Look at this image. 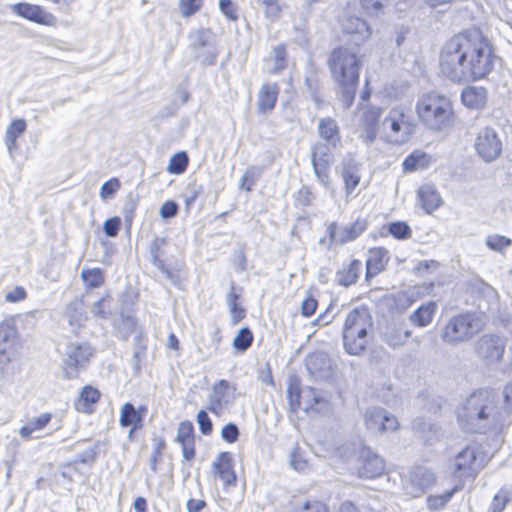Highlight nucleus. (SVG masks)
Returning <instances> with one entry per match:
<instances>
[{
	"label": "nucleus",
	"instance_id": "22",
	"mask_svg": "<svg viewBox=\"0 0 512 512\" xmlns=\"http://www.w3.org/2000/svg\"><path fill=\"white\" fill-rule=\"evenodd\" d=\"M389 261L388 251L385 248H373L369 250L366 260V281H370L373 277L381 273Z\"/></svg>",
	"mask_w": 512,
	"mask_h": 512
},
{
	"label": "nucleus",
	"instance_id": "57",
	"mask_svg": "<svg viewBox=\"0 0 512 512\" xmlns=\"http://www.w3.org/2000/svg\"><path fill=\"white\" fill-rule=\"evenodd\" d=\"M290 465L293 469L298 472H303L308 467V462L302 455L301 449L298 444L295 445L294 449L290 453Z\"/></svg>",
	"mask_w": 512,
	"mask_h": 512
},
{
	"label": "nucleus",
	"instance_id": "2",
	"mask_svg": "<svg viewBox=\"0 0 512 512\" xmlns=\"http://www.w3.org/2000/svg\"><path fill=\"white\" fill-rule=\"evenodd\" d=\"M461 427L470 433L499 430L505 425L507 409H502L496 392L480 388L469 394L457 408Z\"/></svg>",
	"mask_w": 512,
	"mask_h": 512
},
{
	"label": "nucleus",
	"instance_id": "41",
	"mask_svg": "<svg viewBox=\"0 0 512 512\" xmlns=\"http://www.w3.org/2000/svg\"><path fill=\"white\" fill-rule=\"evenodd\" d=\"M410 330H401L397 327L389 328L383 336V340L392 348H398L405 344L406 340L411 337Z\"/></svg>",
	"mask_w": 512,
	"mask_h": 512
},
{
	"label": "nucleus",
	"instance_id": "62",
	"mask_svg": "<svg viewBox=\"0 0 512 512\" xmlns=\"http://www.w3.org/2000/svg\"><path fill=\"white\" fill-rule=\"evenodd\" d=\"M192 45L194 48H202L208 45L210 32L208 30H197L192 36Z\"/></svg>",
	"mask_w": 512,
	"mask_h": 512
},
{
	"label": "nucleus",
	"instance_id": "5",
	"mask_svg": "<svg viewBox=\"0 0 512 512\" xmlns=\"http://www.w3.org/2000/svg\"><path fill=\"white\" fill-rule=\"evenodd\" d=\"M372 326V317L366 307H357L349 312L343 328V343L347 353L359 355L365 350L368 331Z\"/></svg>",
	"mask_w": 512,
	"mask_h": 512
},
{
	"label": "nucleus",
	"instance_id": "33",
	"mask_svg": "<svg viewBox=\"0 0 512 512\" xmlns=\"http://www.w3.org/2000/svg\"><path fill=\"white\" fill-rule=\"evenodd\" d=\"M99 398V390L87 385L82 388V391L75 402V408L80 412L90 413L93 411V406L98 402Z\"/></svg>",
	"mask_w": 512,
	"mask_h": 512
},
{
	"label": "nucleus",
	"instance_id": "10",
	"mask_svg": "<svg viewBox=\"0 0 512 512\" xmlns=\"http://www.w3.org/2000/svg\"><path fill=\"white\" fill-rule=\"evenodd\" d=\"M92 356L93 348L87 342L67 344L62 358L64 376L68 379L76 378Z\"/></svg>",
	"mask_w": 512,
	"mask_h": 512
},
{
	"label": "nucleus",
	"instance_id": "59",
	"mask_svg": "<svg viewBox=\"0 0 512 512\" xmlns=\"http://www.w3.org/2000/svg\"><path fill=\"white\" fill-rule=\"evenodd\" d=\"M199 429L203 435H210L213 430V424L205 410H200L196 416Z\"/></svg>",
	"mask_w": 512,
	"mask_h": 512
},
{
	"label": "nucleus",
	"instance_id": "16",
	"mask_svg": "<svg viewBox=\"0 0 512 512\" xmlns=\"http://www.w3.org/2000/svg\"><path fill=\"white\" fill-rule=\"evenodd\" d=\"M235 390V386L230 385L227 380L221 379L214 383L209 395L208 410L218 415L223 408L232 404L235 399Z\"/></svg>",
	"mask_w": 512,
	"mask_h": 512
},
{
	"label": "nucleus",
	"instance_id": "21",
	"mask_svg": "<svg viewBox=\"0 0 512 512\" xmlns=\"http://www.w3.org/2000/svg\"><path fill=\"white\" fill-rule=\"evenodd\" d=\"M344 33L355 36L354 43L359 44L371 36V29L366 21L357 16H346L342 21Z\"/></svg>",
	"mask_w": 512,
	"mask_h": 512
},
{
	"label": "nucleus",
	"instance_id": "38",
	"mask_svg": "<svg viewBox=\"0 0 512 512\" xmlns=\"http://www.w3.org/2000/svg\"><path fill=\"white\" fill-rule=\"evenodd\" d=\"M431 163V156L422 151H415L403 161V169L407 172L427 168Z\"/></svg>",
	"mask_w": 512,
	"mask_h": 512
},
{
	"label": "nucleus",
	"instance_id": "28",
	"mask_svg": "<svg viewBox=\"0 0 512 512\" xmlns=\"http://www.w3.org/2000/svg\"><path fill=\"white\" fill-rule=\"evenodd\" d=\"M476 452L473 448L466 447L457 454L454 459L455 473L462 476H470L475 470Z\"/></svg>",
	"mask_w": 512,
	"mask_h": 512
},
{
	"label": "nucleus",
	"instance_id": "40",
	"mask_svg": "<svg viewBox=\"0 0 512 512\" xmlns=\"http://www.w3.org/2000/svg\"><path fill=\"white\" fill-rule=\"evenodd\" d=\"M512 500V486L505 485L494 495L488 512H503L509 501Z\"/></svg>",
	"mask_w": 512,
	"mask_h": 512
},
{
	"label": "nucleus",
	"instance_id": "31",
	"mask_svg": "<svg viewBox=\"0 0 512 512\" xmlns=\"http://www.w3.org/2000/svg\"><path fill=\"white\" fill-rule=\"evenodd\" d=\"M136 333L134 337L136 349L134 351L133 357L135 360L134 370L135 372H139L141 368V362L146 357V340L143 337L142 330L137 328V321L130 315V334Z\"/></svg>",
	"mask_w": 512,
	"mask_h": 512
},
{
	"label": "nucleus",
	"instance_id": "26",
	"mask_svg": "<svg viewBox=\"0 0 512 512\" xmlns=\"http://www.w3.org/2000/svg\"><path fill=\"white\" fill-rule=\"evenodd\" d=\"M232 461V456L229 452H221L213 463L214 473L217 474L225 485L235 484L236 482Z\"/></svg>",
	"mask_w": 512,
	"mask_h": 512
},
{
	"label": "nucleus",
	"instance_id": "24",
	"mask_svg": "<svg viewBox=\"0 0 512 512\" xmlns=\"http://www.w3.org/2000/svg\"><path fill=\"white\" fill-rule=\"evenodd\" d=\"M417 196L420 206L427 214H431L443 204L440 193L431 184L421 186L417 191Z\"/></svg>",
	"mask_w": 512,
	"mask_h": 512
},
{
	"label": "nucleus",
	"instance_id": "19",
	"mask_svg": "<svg viewBox=\"0 0 512 512\" xmlns=\"http://www.w3.org/2000/svg\"><path fill=\"white\" fill-rule=\"evenodd\" d=\"M360 163L356 159L348 155L341 163V176L345 183L346 194L350 195L360 183Z\"/></svg>",
	"mask_w": 512,
	"mask_h": 512
},
{
	"label": "nucleus",
	"instance_id": "15",
	"mask_svg": "<svg viewBox=\"0 0 512 512\" xmlns=\"http://www.w3.org/2000/svg\"><path fill=\"white\" fill-rule=\"evenodd\" d=\"M366 427L372 432L396 431L399 427L397 418L382 407H371L364 414Z\"/></svg>",
	"mask_w": 512,
	"mask_h": 512
},
{
	"label": "nucleus",
	"instance_id": "43",
	"mask_svg": "<svg viewBox=\"0 0 512 512\" xmlns=\"http://www.w3.org/2000/svg\"><path fill=\"white\" fill-rule=\"evenodd\" d=\"M459 489V486H455L443 494L429 495L426 498L428 509L431 511H438L443 509Z\"/></svg>",
	"mask_w": 512,
	"mask_h": 512
},
{
	"label": "nucleus",
	"instance_id": "53",
	"mask_svg": "<svg viewBox=\"0 0 512 512\" xmlns=\"http://www.w3.org/2000/svg\"><path fill=\"white\" fill-rule=\"evenodd\" d=\"M16 336V328L11 321L4 320L0 323V347L9 349L10 342Z\"/></svg>",
	"mask_w": 512,
	"mask_h": 512
},
{
	"label": "nucleus",
	"instance_id": "49",
	"mask_svg": "<svg viewBox=\"0 0 512 512\" xmlns=\"http://www.w3.org/2000/svg\"><path fill=\"white\" fill-rule=\"evenodd\" d=\"M148 412L147 406L140 405L135 408L130 403V439L132 438L133 431L142 426V420Z\"/></svg>",
	"mask_w": 512,
	"mask_h": 512
},
{
	"label": "nucleus",
	"instance_id": "8",
	"mask_svg": "<svg viewBox=\"0 0 512 512\" xmlns=\"http://www.w3.org/2000/svg\"><path fill=\"white\" fill-rule=\"evenodd\" d=\"M506 339L495 333L481 335L473 345L476 358L488 368L498 367L504 358Z\"/></svg>",
	"mask_w": 512,
	"mask_h": 512
},
{
	"label": "nucleus",
	"instance_id": "55",
	"mask_svg": "<svg viewBox=\"0 0 512 512\" xmlns=\"http://www.w3.org/2000/svg\"><path fill=\"white\" fill-rule=\"evenodd\" d=\"M11 353L7 347H0V379L12 375Z\"/></svg>",
	"mask_w": 512,
	"mask_h": 512
},
{
	"label": "nucleus",
	"instance_id": "34",
	"mask_svg": "<svg viewBox=\"0 0 512 512\" xmlns=\"http://www.w3.org/2000/svg\"><path fill=\"white\" fill-rule=\"evenodd\" d=\"M436 310L437 304L433 301H429L419 306L409 316V320L418 327H426L432 322Z\"/></svg>",
	"mask_w": 512,
	"mask_h": 512
},
{
	"label": "nucleus",
	"instance_id": "56",
	"mask_svg": "<svg viewBox=\"0 0 512 512\" xmlns=\"http://www.w3.org/2000/svg\"><path fill=\"white\" fill-rule=\"evenodd\" d=\"M120 188V182L117 178H111L105 181L100 188V198L103 201L110 200Z\"/></svg>",
	"mask_w": 512,
	"mask_h": 512
},
{
	"label": "nucleus",
	"instance_id": "17",
	"mask_svg": "<svg viewBox=\"0 0 512 512\" xmlns=\"http://www.w3.org/2000/svg\"><path fill=\"white\" fill-rule=\"evenodd\" d=\"M11 11L16 15L37 24L55 26L57 23V19L52 13L38 5L19 2L11 6Z\"/></svg>",
	"mask_w": 512,
	"mask_h": 512
},
{
	"label": "nucleus",
	"instance_id": "46",
	"mask_svg": "<svg viewBox=\"0 0 512 512\" xmlns=\"http://www.w3.org/2000/svg\"><path fill=\"white\" fill-rule=\"evenodd\" d=\"M189 163L188 155L185 151L178 152L174 154L169 161L167 170L171 174H182Z\"/></svg>",
	"mask_w": 512,
	"mask_h": 512
},
{
	"label": "nucleus",
	"instance_id": "42",
	"mask_svg": "<svg viewBox=\"0 0 512 512\" xmlns=\"http://www.w3.org/2000/svg\"><path fill=\"white\" fill-rule=\"evenodd\" d=\"M98 448L99 443H94L93 445H90L81 453L76 455V457L71 462L67 463V468H72V470L77 471L76 465L78 463L92 466L96 461Z\"/></svg>",
	"mask_w": 512,
	"mask_h": 512
},
{
	"label": "nucleus",
	"instance_id": "20",
	"mask_svg": "<svg viewBox=\"0 0 512 512\" xmlns=\"http://www.w3.org/2000/svg\"><path fill=\"white\" fill-rule=\"evenodd\" d=\"M317 132L323 143L331 144L333 148H337L341 144L340 128L334 118H320L317 124Z\"/></svg>",
	"mask_w": 512,
	"mask_h": 512
},
{
	"label": "nucleus",
	"instance_id": "1",
	"mask_svg": "<svg viewBox=\"0 0 512 512\" xmlns=\"http://www.w3.org/2000/svg\"><path fill=\"white\" fill-rule=\"evenodd\" d=\"M495 55L489 39L477 28L448 40L440 54L441 73L452 82L485 78L493 69Z\"/></svg>",
	"mask_w": 512,
	"mask_h": 512
},
{
	"label": "nucleus",
	"instance_id": "48",
	"mask_svg": "<svg viewBox=\"0 0 512 512\" xmlns=\"http://www.w3.org/2000/svg\"><path fill=\"white\" fill-rule=\"evenodd\" d=\"M485 244L490 250L502 252L512 245V240L503 235L493 234L486 237Z\"/></svg>",
	"mask_w": 512,
	"mask_h": 512
},
{
	"label": "nucleus",
	"instance_id": "3",
	"mask_svg": "<svg viewBox=\"0 0 512 512\" xmlns=\"http://www.w3.org/2000/svg\"><path fill=\"white\" fill-rule=\"evenodd\" d=\"M359 63L357 54L348 48L334 49L328 58L331 75L340 89V101L348 109L354 102L359 83Z\"/></svg>",
	"mask_w": 512,
	"mask_h": 512
},
{
	"label": "nucleus",
	"instance_id": "6",
	"mask_svg": "<svg viewBox=\"0 0 512 512\" xmlns=\"http://www.w3.org/2000/svg\"><path fill=\"white\" fill-rule=\"evenodd\" d=\"M483 321L479 315L472 312L452 316L441 330L444 343L457 346L468 342L483 329Z\"/></svg>",
	"mask_w": 512,
	"mask_h": 512
},
{
	"label": "nucleus",
	"instance_id": "7",
	"mask_svg": "<svg viewBox=\"0 0 512 512\" xmlns=\"http://www.w3.org/2000/svg\"><path fill=\"white\" fill-rule=\"evenodd\" d=\"M385 139L393 144H404L415 131L412 118L401 108H392L381 123Z\"/></svg>",
	"mask_w": 512,
	"mask_h": 512
},
{
	"label": "nucleus",
	"instance_id": "32",
	"mask_svg": "<svg viewBox=\"0 0 512 512\" xmlns=\"http://www.w3.org/2000/svg\"><path fill=\"white\" fill-rule=\"evenodd\" d=\"M487 100V91L483 87H467L462 91V103L472 109L483 107Z\"/></svg>",
	"mask_w": 512,
	"mask_h": 512
},
{
	"label": "nucleus",
	"instance_id": "63",
	"mask_svg": "<svg viewBox=\"0 0 512 512\" xmlns=\"http://www.w3.org/2000/svg\"><path fill=\"white\" fill-rule=\"evenodd\" d=\"M219 8L227 19L231 21H236L238 19L236 7L232 0H219Z\"/></svg>",
	"mask_w": 512,
	"mask_h": 512
},
{
	"label": "nucleus",
	"instance_id": "14",
	"mask_svg": "<svg viewBox=\"0 0 512 512\" xmlns=\"http://www.w3.org/2000/svg\"><path fill=\"white\" fill-rule=\"evenodd\" d=\"M367 221L357 218L352 224L338 226L336 222H332L327 227L329 236V246L334 244H345L355 240L367 228Z\"/></svg>",
	"mask_w": 512,
	"mask_h": 512
},
{
	"label": "nucleus",
	"instance_id": "36",
	"mask_svg": "<svg viewBox=\"0 0 512 512\" xmlns=\"http://www.w3.org/2000/svg\"><path fill=\"white\" fill-rule=\"evenodd\" d=\"M90 293L87 292L80 298L72 300L65 309V314L70 318V321L80 322L88 319L87 312L85 311V297H89Z\"/></svg>",
	"mask_w": 512,
	"mask_h": 512
},
{
	"label": "nucleus",
	"instance_id": "30",
	"mask_svg": "<svg viewBox=\"0 0 512 512\" xmlns=\"http://www.w3.org/2000/svg\"><path fill=\"white\" fill-rule=\"evenodd\" d=\"M305 366L312 377L321 378L324 377V372L330 368L331 364L327 354L316 352L307 356Z\"/></svg>",
	"mask_w": 512,
	"mask_h": 512
},
{
	"label": "nucleus",
	"instance_id": "47",
	"mask_svg": "<svg viewBox=\"0 0 512 512\" xmlns=\"http://www.w3.org/2000/svg\"><path fill=\"white\" fill-rule=\"evenodd\" d=\"M253 342V334L251 330L247 327H244L239 330L238 334L235 336L233 340V346L236 350L240 352H245Z\"/></svg>",
	"mask_w": 512,
	"mask_h": 512
},
{
	"label": "nucleus",
	"instance_id": "13",
	"mask_svg": "<svg viewBox=\"0 0 512 512\" xmlns=\"http://www.w3.org/2000/svg\"><path fill=\"white\" fill-rule=\"evenodd\" d=\"M475 149L485 162H492L500 156L502 142L493 128L485 127L479 131L476 137Z\"/></svg>",
	"mask_w": 512,
	"mask_h": 512
},
{
	"label": "nucleus",
	"instance_id": "25",
	"mask_svg": "<svg viewBox=\"0 0 512 512\" xmlns=\"http://www.w3.org/2000/svg\"><path fill=\"white\" fill-rule=\"evenodd\" d=\"M362 271V262L354 259L342 267L335 274V281L343 287H349L357 283Z\"/></svg>",
	"mask_w": 512,
	"mask_h": 512
},
{
	"label": "nucleus",
	"instance_id": "18",
	"mask_svg": "<svg viewBox=\"0 0 512 512\" xmlns=\"http://www.w3.org/2000/svg\"><path fill=\"white\" fill-rule=\"evenodd\" d=\"M362 463L358 469L361 478H377L384 473L385 461L371 450H364L361 455Z\"/></svg>",
	"mask_w": 512,
	"mask_h": 512
},
{
	"label": "nucleus",
	"instance_id": "4",
	"mask_svg": "<svg viewBox=\"0 0 512 512\" xmlns=\"http://www.w3.org/2000/svg\"><path fill=\"white\" fill-rule=\"evenodd\" d=\"M416 112L423 124L431 130H443L453 121L450 99L437 93L424 94L417 101Z\"/></svg>",
	"mask_w": 512,
	"mask_h": 512
},
{
	"label": "nucleus",
	"instance_id": "23",
	"mask_svg": "<svg viewBox=\"0 0 512 512\" xmlns=\"http://www.w3.org/2000/svg\"><path fill=\"white\" fill-rule=\"evenodd\" d=\"M319 72V68L312 61H309L304 82L307 92L309 93L311 99L314 101L318 109L321 108L324 104L320 94L321 81L319 79Z\"/></svg>",
	"mask_w": 512,
	"mask_h": 512
},
{
	"label": "nucleus",
	"instance_id": "51",
	"mask_svg": "<svg viewBox=\"0 0 512 512\" xmlns=\"http://www.w3.org/2000/svg\"><path fill=\"white\" fill-rule=\"evenodd\" d=\"M388 232L396 239L404 240L411 237L410 226L403 221H395L388 224Z\"/></svg>",
	"mask_w": 512,
	"mask_h": 512
},
{
	"label": "nucleus",
	"instance_id": "50",
	"mask_svg": "<svg viewBox=\"0 0 512 512\" xmlns=\"http://www.w3.org/2000/svg\"><path fill=\"white\" fill-rule=\"evenodd\" d=\"M286 50L284 45H278L274 47L272 51L271 61L273 66L269 68V72L272 74L279 73L285 67Z\"/></svg>",
	"mask_w": 512,
	"mask_h": 512
},
{
	"label": "nucleus",
	"instance_id": "61",
	"mask_svg": "<svg viewBox=\"0 0 512 512\" xmlns=\"http://www.w3.org/2000/svg\"><path fill=\"white\" fill-rule=\"evenodd\" d=\"M121 223V218L117 216L107 219L103 225L104 233L108 237H115L120 230Z\"/></svg>",
	"mask_w": 512,
	"mask_h": 512
},
{
	"label": "nucleus",
	"instance_id": "58",
	"mask_svg": "<svg viewBox=\"0 0 512 512\" xmlns=\"http://www.w3.org/2000/svg\"><path fill=\"white\" fill-rule=\"evenodd\" d=\"M203 5V0H180L179 8L182 16L190 17L197 13Z\"/></svg>",
	"mask_w": 512,
	"mask_h": 512
},
{
	"label": "nucleus",
	"instance_id": "64",
	"mask_svg": "<svg viewBox=\"0 0 512 512\" xmlns=\"http://www.w3.org/2000/svg\"><path fill=\"white\" fill-rule=\"evenodd\" d=\"M295 512H329L328 507L320 501H307Z\"/></svg>",
	"mask_w": 512,
	"mask_h": 512
},
{
	"label": "nucleus",
	"instance_id": "11",
	"mask_svg": "<svg viewBox=\"0 0 512 512\" xmlns=\"http://www.w3.org/2000/svg\"><path fill=\"white\" fill-rule=\"evenodd\" d=\"M332 148L331 144L320 141L314 143L310 148L314 174L319 183L325 188H329L331 184Z\"/></svg>",
	"mask_w": 512,
	"mask_h": 512
},
{
	"label": "nucleus",
	"instance_id": "60",
	"mask_svg": "<svg viewBox=\"0 0 512 512\" xmlns=\"http://www.w3.org/2000/svg\"><path fill=\"white\" fill-rule=\"evenodd\" d=\"M221 437L228 443H234L238 440L239 437V429L236 424L228 423L226 424L221 431Z\"/></svg>",
	"mask_w": 512,
	"mask_h": 512
},
{
	"label": "nucleus",
	"instance_id": "9",
	"mask_svg": "<svg viewBox=\"0 0 512 512\" xmlns=\"http://www.w3.org/2000/svg\"><path fill=\"white\" fill-rule=\"evenodd\" d=\"M90 314L93 317L107 319L112 318L114 327L120 337L125 339L128 334V314L125 299H121L119 307H115L113 299L109 296H103L94 301L90 307Z\"/></svg>",
	"mask_w": 512,
	"mask_h": 512
},
{
	"label": "nucleus",
	"instance_id": "54",
	"mask_svg": "<svg viewBox=\"0 0 512 512\" xmlns=\"http://www.w3.org/2000/svg\"><path fill=\"white\" fill-rule=\"evenodd\" d=\"M264 6V14L270 21H276L281 17L282 4L280 0H259Z\"/></svg>",
	"mask_w": 512,
	"mask_h": 512
},
{
	"label": "nucleus",
	"instance_id": "37",
	"mask_svg": "<svg viewBox=\"0 0 512 512\" xmlns=\"http://www.w3.org/2000/svg\"><path fill=\"white\" fill-rule=\"evenodd\" d=\"M26 130L24 119L13 120L5 132V144L10 153L16 148L17 138Z\"/></svg>",
	"mask_w": 512,
	"mask_h": 512
},
{
	"label": "nucleus",
	"instance_id": "12",
	"mask_svg": "<svg viewBox=\"0 0 512 512\" xmlns=\"http://www.w3.org/2000/svg\"><path fill=\"white\" fill-rule=\"evenodd\" d=\"M436 483L435 473L423 466L413 467L404 480L403 487L406 494L417 498L423 495Z\"/></svg>",
	"mask_w": 512,
	"mask_h": 512
},
{
	"label": "nucleus",
	"instance_id": "39",
	"mask_svg": "<svg viewBox=\"0 0 512 512\" xmlns=\"http://www.w3.org/2000/svg\"><path fill=\"white\" fill-rule=\"evenodd\" d=\"M51 420V414L43 413L37 417H34L28 421V423L22 426L19 430V435L23 439H29L33 432L43 429Z\"/></svg>",
	"mask_w": 512,
	"mask_h": 512
},
{
	"label": "nucleus",
	"instance_id": "52",
	"mask_svg": "<svg viewBox=\"0 0 512 512\" xmlns=\"http://www.w3.org/2000/svg\"><path fill=\"white\" fill-rule=\"evenodd\" d=\"M175 441L180 444L194 443V427L189 421L179 424Z\"/></svg>",
	"mask_w": 512,
	"mask_h": 512
},
{
	"label": "nucleus",
	"instance_id": "45",
	"mask_svg": "<svg viewBox=\"0 0 512 512\" xmlns=\"http://www.w3.org/2000/svg\"><path fill=\"white\" fill-rule=\"evenodd\" d=\"M81 278L87 289L98 288L104 282V275L100 268L83 269Z\"/></svg>",
	"mask_w": 512,
	"mask_h": 512
},
{
	"label": "nucleus",
	"instance_id": "44",
	"mask_svg": "<svg viewBox=\"0 0 512 512\" xmlns=\"http://www.w3.org/2000/svg\"><path fill=\"white\" fill-rule=\"evenodd\" d=\"M240 295L235 292L234 283L231 284L230 291L227 294L226 302L229 306L230 313L232 315V319L234 323H238L241 319L245 317V310L239 305Z\"/></svg>",
	"mask_w": 512,
	"mask_h": 512
},
{
	"label": "nucleus",
	"instance_id": "27",
	"mask_svg": "<svg viewBox=\"0 0 512 512\" xmlns=\"http://www.w3.org/2000/svg\"><path fill=\"white\" fill-rule=\"evenodd\" d=\"M279 87L276 83H264L258 93L257 109L260 114L271 111L277 102Z\"/></svg>",
	"mask_w": 512,
	"mask_h": 512
},
{
	"label": "nucleus",
	"instance_id": "35",
	"mask_svg": "<svg viewBox=\"0 0 512 512\" xmlns=\"http://www.w3.org/2000/svg\"><path fill=\"white\" fill-rule=\"evenodd\" d=\"M380 114L381 109L370 110L365 113V127L360 137L366 145L372 144L377 137V123Z\"/></svg>",
	"mask_w": 512,
	"mask_h": 512
},
{
	"label": "nucleus",
	"instance_id": "29",
	"mask_svg": "<svg viewBox=\"0 0 512 512\" xmlns=\"http://www.w3.org/2000/svg\"><path fill=\"white\" fill-rule=\"evenodd\" d=\"M288 400L291 409L296 412L302 403V400H305L306 394L309 396H313V403H320L321 398L317 391L312 387H307L305 389H300L299 384L297 382L290 383L288 389Z\"/></svg>",
	"mask_w": 512,
	"mask_h": 512
}]
</instances>
